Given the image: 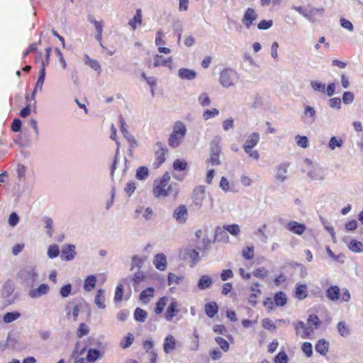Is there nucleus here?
<instances>
[{
  "mask_svg": "<svg viewBox=\"0 0 363 363\" xmlns=\"http://www.w3.org/2000/svg\"><path fill=\"white\" fill-rule=\"evenodd\" d=\"M170 175L165 172L161 179H155L154 182L152 194L157 199H163L173 196L177 197L179 189L176 183L170 182Z\"/></svg>",
  "mask_w": 363,
  "mask_h": 363,
  "instance_id": "1",
  "label": "nucleus"
},
{
  "mask_svg": "<svg viewBox=\"0 0 363 363\" xmlns=\"http://www.w3.org/2000/svg\"><path fill=\"white\" fill-rule=\"evenodd\" d=\"M186 127L184 123L177 121L172 128V132L168 139V145L176 148L181 145L186 134Z\"/></svg>",
  "mask_w": 363,
  "mask_h": 363,
  "instance_id": "2",
  "label": "nucleus"
},
{
  "mask_svg": "<svg viewBox=\"0 0 363 363\" xmlns=\"http://www.w3.org/2000/svg\"><path fill=\"white\" fill-rule=\"evenodd\" d=\"M18 276L21 281L28 287H33L39 275L33 265L25 266L19 271Z\"/></svg>",
  "mask_w": 363,
  "mask_h": 363,
  "instance_id": "3",
  "label": "nucleus"
},
{
  "mask_svg": "<svg viewBox=\"0 0 363 363\" xmlns=\"http://www.w3.org/2000/svg\"><path fill=\"white\" fill-rule=\"evenodd\" d=\"M179 257L182 260L190 261L191 267L196 265L199 261V253L193 245H186L182 247L179 252Z\"/></svg>",
  "mask_w": 363,
  "mask_h": 363,
  "instance_id": "4",
  "label": "nucleus"
},
{
  "mask_svg": "<svg viewBox=\"0 0 363 363\" xmlns=\"http://www.w3.org/2000/svg\"><path fill=\"white\" fill-rule=\"evenodd\" d=\"M238 78L237 72L231 68H225L220 73V84L225 88L234 86V82Z\"/></svg>",
  "mask_w": 363,
  "mask_h": 363,
  "instance_id": "5",
  "label": "nucleus"
},
{
  "mask_svg": "<svg viewBox=\"0 0 363 363\" xmlns=\"http://www.w3.org/2000/svg\"><path fill=\"white\" fill-rule=\"evenodd\" d=\"M304 163L308 166L307 175L313 180L323 181L325 179V172L323 168L318 164H313L309 159H305Z\"/></svg>",
  "mask_w": 363,
  "mask_h": 363,
  "instance_id": "6",
  "label": "nucleus"
},
{
  "mask_svg": "<svg viewBox=\"0 0 363 363\" xmlns=\"http://www.w3.org/2000/svg\"><path fill=\"white\" fill-rule=\"evenodd\" d=\"M206 196V189L203 186H199L194 189L191 199L193 204L196 209H200L202 207Z\"/></svg>",
  "mask_w": 363,
  "mask_h": 363,
  "instance_id": "7",
  "label": "nucleus"
},
{
  "mask_svg": "<svg viewBox=\"0 0 363 363\" xmlns=\"http://www.w3.org/2000/svg\"><path fill=\"white\" fill-rule=\"evenodd\" d=\"M156 147L155 162H154V166L155 168H158L162 163L164 162L166 160L165 155L167 152V149L166 146L161 142L156 143Z\"/></svg>",
  "mask_w": 363,
  "mask_h": 363,
  "instance_id": "8",
  "label": "nucleus"
},
{
  "mask_svg": "<svg viewBox=\"0 0 363 363\" xmlns=\"http://www.w3.org/2000/svg\"><path fill=\"white\" fill-rule=\"evenodd\" d=\"M172 218L179 224H184L188 219V210L185 205L178 206L173 211Z\"/></svg>",
  "mask_w": 363,
  "mask_h": 363,
  "instance_id": "9",
  "label": "nucleus"
},
{
  "mask_svg": "<svg viewBox=\"0 0 363 363\" xmlns=\"http://www.w3.org/2000/svg\"><path fill=\"white\" fill-rule=\"evenodd\" d=\"M258 14L252 8H247L244 13L242 23L246 28L250 29L253 22L257 18Z\"/></svg>",
  "mask_w": 363,
  "mask_h": 363,
  "instance_id": "10",
  "label": "nucleus"
},
{
  "mask_svg": "<svg viewBox=\"0 0 363 363\" xmlns=\"http://www.w3.org/2000/svg\"><path fill=\"white\" fill-rule=\"evenodd\" d=\"M119 122L121 124V131L123 137L130 143V151H131L132 149L135 148V147L137 144V141L135 139L134 136L133 135H131L127 130L126 123L125 122L123 117L121 115L119 116Z\"/></svg>",
  "mask_w": 363,
  "mask_h": 363,
  "instance_id": "11",
  "label": "nucleus"
},
{
  "mask_svg": "<svg viewBox=\"0 0 363 363\" xmlns=\"http://www.w3.org/2000/svg\"><path fill=\"white\" fill-rule=\"evenodd\" d=\"M76 255L75 246L72 244H68L63 247L60 257L62 260L72 261L74 259Z\"/></svg>",
  "mask_w": 363,
  "mask_h": 363,
  "instance_id": "12",
  "label": "nucleus"
},
{
  "mask_svg": "<svg viewBox=\"0 0 363 363\" xmlns=\"http://www.w3.org/2000/svg\"><path fill=\"white\" fill-rule=\"evenodd\" d=\"M49 291V286L46 284H42L38 288L30 289L28 292V296L32 298H38L47 294Z\"/></svg>",
  "mask_w": 363,
  "mask_h": 363,
  "instance_id": "13",
  "label": "nucleus"
},
{
  "mask_svg": "<svg viewBox=\"0 0 363 363\" xmlns=\"http://www.w3.org/2000/svg\"><path fill=\"white\" fill-rule=\"evenodd\" d=\"M289 164L281 163L276 167L275 178L280 182H284L287 179V172Z\"/></svg>",
  "mask_w": 363,
  "mask_h": 363,
  "instance_id": "14",
  "label": "nucleus"
},
{
  "mask_svg": "<svg viewBox=\"0 0 363 363\" xmlns=\"http://www.w3.org/2000/svg\"><path fill=\"white\" fill-rule=\"evenodd\" d=\"M286 228L293 233L301 235L305 232L306 227L303 223L296 221H290L286 225Z\"/></svg>",
  "mask_w": 363,
  "mask_h": 363,
  "instance_id": "15",
  "label": "nucleus"
},
{
  "mask_svg": "<svg viewBox=\"0 0 363 363\" xmlns=\"http://www.w3.org/2000/svg\"><path fill=\"white\" fill-rule=\"evenodd\" d=\"M176 340L172 335H168L164 339L163 350L165 354H169L176 348Z\"/></svg>",
  "mask_w": 363,
  "mask_h": 363,
  "instance_id": "16",
  "label": "nucleus"
},
{
  "mask_svg": "<svg viewBox=\"0 0 363 363\" xmlns=\"http://www.w3.org/2000/svg\"><path fill=\"white\" fill-rule=\"evenodd\" d=\"M340 289L338 286L333 285L330 286L326 290V297L331 301H337L340 299Z\"/></svg>",
  "mask_w": 363,
  "mask_h": 363,
  "instance_id": "17",
  "label": "nucleus"
},
{
  "mask_svg": "<svg viewBox=\"0 0 363 363\" xmlns=\"http://www.w3.org/2000/svg\"><path fill=\"white\" fill-rule=\"evenodd\" d=\"M153 264L157 269L160 271L165 270L167 268V258L165 255L163 253L157 254L154 257Z\"/></svg>",
  "mask_w": 363,
  "mask_h": 363,
  "instance_id": "18",
  "label": "nucleus"
},
{
  "mask_svg": "<svg viewBox=\"0 0 363 363\" xmlns=\"http://www.w3.org/2000/svg\"><path fill=\"white\" fill-rule=\"evenodd\" d=\"M259 139L260 135L259 133H252L250 135H248L247 138L246 139L243 145V148L250 149V147H255L259 143Z\"/></svg>",
  "mask_w": 363,
  "mask_h": 363,
  "instance_id": "19",
  "label": "nucleus"
},
{
  "mask_svg": "<svg viewBox=\"0 0 363 363\" xmlns=\"http://www.w3.org/2000/svg\"><path fill=\"white\" fill-rule=\"evenodd\" d=\"M178 312L179 309L177 308V303L175 301H172L167 308L165 313L166 320L167 321H171Z\"/></svg>",
  "mask_w": 363,
  "mask_h": 363,
  "instance_id": "20",
  "label": "nucleus"
},
{
  "mask_svg": "<svg viewBox=\"0 0 363 363\" xmlns=\"http://www.w3.org/2000/svg\"><path fill=\"white\" fill-rule=\"evenodd\" d=\"M178 76L182 79L193 80L196 77V72L188 68H181L178 71Z\"/></svg>",
  "mask_w": 363,
  "mask_h": 363,
  "instance_id": "21",
  "label": "nucleus"
},
{
  "mask_svg": "<svg viewBox=\"0 0 363 363\" xmlns=\"http://www.w3.org/2000/svg\"><path fill=\"white\" fill-rule=\"evenodd\" d=\"M105 291L102 289H98L96 294L94 298V303L96 306L100 309L106 308V306L105 304Z\"/></svg>",
  "mask_w": 363,
  "mask_h": 363,
  "instance_id": "22",
  "label": "nucleus"
},
{
  "mask_svg": "<svg viewBox=\"0 0 363 363\" xmlns=\"http://www.w3.org/2000/svg\"><path fill=\"white\" fill-rule=\"evenodd\" d=\"M337 330L341 337H347L351 334V328L345 321H340L337 325Z\"/></svg>",
  "mask_w": 363,
  "mask_h": 363,
  "instance_id": "23",
  "label": "nucleus"
},
{
  "mask_svg": "<svg viewBox=\"0 0 363 363\" xmlns=\"http://www.w3.org/2000/svg\"><path fill=\"white\" fill-rule=\"evenodd\" d=\"M212 284L213 279L210 276L203 275L199 279L197 286L200 290H205L206 289L210 288Z\"/></svg>",
  "mask_w": 363,
  "mask_h": 363,
  "instance_id": "24",
  "label": "nucleus"
},
{
  "mask_svg": "<svg viewBox=\"0 0 363 363\" xmlns=\"http://www.w3.org/2000/svg\"><path fill=\"white\" fill-rule=\"evenodd\" d=\"M308 296V288L306 284H298L296 285L295 288V296L299 299L303 300L306 298Z\"/></svg>",
  "mask_w": 363,
  "mask_h": 363,
  "instance_id": "25",
  "label": "nucleus"
},
{
  "mask_svg": "<svg viewBox=\"0 0 363 363\" xmlns=\"http://www.w3.org/2000/svg\"><path fill=\"white\" fill-rule=\"evenodd\" d=\"M315 351L321 355H325L328 352L329 343L325 339L320 340L315 346Z\"/></svg>",
  "mask_w": 363,
  "mask_h": 363,
  "instance_id": "26",
  "label": "nucleus"
},
{
  "mask_svg": "<svg viewBox=\"0 0 363 363\" xmlns=\"http://www.w3.org/2000/svg\"><path fill=\"white\" fill-rule=\"evenodd\" d=\"M205 312L208 317L213 318L218 312V306L214 301L207 303L205 305Z\"/></svg>",
  "mask_w": 363,
  "mask_h": 363,
  "instance_id": "27",
  "label": "nucleus"
},
{
  "mask_svg": "<svg viewBox=\"0 0 363 363\" xmlns=\"http://www.w3.org/2000/svg\"><path fill=\"white\" fill-rule=\"evenodd\" d=\"M45 79V62H43V65L39 71V77H38V80L35 85V89H39V90L42 91Z\"/></svg>",
  "mask_w": 363,
  "mask_h": 363,
  "instance_id": "28",
  "label": "nucleus"
},
{
  "mask_svg": "<svg viewBox=\"0 0 363 363\" xmlns=\"http://www.w3.org/2000/svg\"><path fill=\"white\" fill-rule=\"evenodd\" d=\"M274 302L276 306L282 307L287 303V298L283 291H279L274 294Z\"/></svg>",
  "mask_w": 363,
  "mask_h": 363,
  "instance_id": "29",
  "label": "nucleus"
},
{
  "mask_svg": "<svg viewBox=\"0 0 363 363\" xmlns=\"http://www.w3.org/2000/svg\"><path fill=\"white\" fill-rule=\"evenodd\" d=\"M155 289L152 287H148L143 290L140 294V299L144 303H147L150 298L154 296Z\"/></svg>",
  "mask_w": 363,
  "mask_h": 363,
  "instance_id": "30",
  "label": "nucleus"
},
{
  "mask_svg": "<svg viewBox=\"0 0 363 363\" xmlns=\"http://www.w3.org/2000/svg\"><path fill=\"white\" fill-rule=\"evenodd\" d=\"M96 284V277L95 275L88 276L84 283V289L86 291H91Z\"/></svg>",
  "mask_w": 363,
  "mask_h": 363,
  "instance_id": "31",
  "label": "nucleus"
},
{
  "mask_svg": "<svg viewBox=\"0 0 363 363\" xmlns=\"http://www.w3.org/2000/svg\"><path fill=\"white\" fill-rule=\"evenodd\" d=\"M21 317V313L18 311L7 312L2 318L3 322L6 324L11 323Z\"/></svg>",
  "mask_w": 363,
  "mask_h": 363,
  "instance_id": "32",
  "label": "nucleus"
},
{
  "mask_svg": "<svg viewBox=\"0 0 363 363\" xmlns=\"http://www.w3.org/2000/svg\"><path fill=\"white\" fill-rule=\"evenodd\" d=\"M142 23V11L140 9H137L136 13L133 18L130 19L128 22L130 26L133 28V30H135L138 25H140Z\"/></svg>",
  "mask_w": 363,
  "mask_h": 363,
  "instance_id": "33",
  "label": "nucleus"
},
{
  "mask_svg": "<svg viewBox=\"0 0 363 363\" xmlns=\"http://www.w3.org/2000/svg\"><path fill=\"white\" fill-rule=\"evenodd\" d=\"M220 138L216 136L211 143V155H219L221 150L220 145Z\"/></svg>",
  "mask_w": 363,
  "mask_h": 363,
  "instance_id": "34",
  "label": "nucleus"
},
{
  "mask_svg": "<svg viewBox=\"0 0 363 363\" xmlns=\"http://www.w3.org/2000/svg\"><path fill=\"white\" fill-rule=\"evenodd\" d=\"M304 115L310 119L311 123H313L316 120V111L315 108L311 106L306 105L304 106Z\"/></svg>",
  "mask_w": 363,
  "mask_h": 363,
  "instance_id": "35",
  "label": "nucleus"
},
{
  "mask_svg": "<svg viewBox=\"0 0 363 363\" xmlns=\"http://www.w3.org/2000/svg\"><path fill=\"white\" fill-rule=\"evenodd\" d=\"M172 62V57H169L167 59H164L162 55H155L153 65L155 67L159 66H167L169 63Z\"/></svg>",
  "mask_w": 363,
  "mask_h": 363,
  "instance_id": "36",
  "label": "nucleus"
},
{
  "mask_svg": "<svg viewBox=\"0 0 363 363\" xmlns=\"http://www.w3.org/2000/svg\"><path fill=\"white\" fill-rule=\"evenodd\" d=\"M84 63L96 71H101V65L99 62L89 57L86 54L84 55Z\"/></svg>",
  "mask_w": 363,
  "mask_h": 363,
  "instance_id": "37",
  "label": "nucleus"
},
{
  "mask_svg": "<svg viewBox=\"0 0 363 363\" xmlns=\"http://www.w3.org/2000/svg\"><path fill=\"white\" fill-rule=\"evenodd\" d=\"M149 175V169L147 167L143 166L140 167L136 170L135 177L138 180L144 181Z\"/></svg>",
  "mask_w": 363,
  "mask_h": 363,
  "instance_id": "38",
  "label": "nucleus"
},
{
  "mask_svg": "<svg viewBox=\"0 0 363 363\" xmlns=\"http://www.w3.org/2000/svg\"><path fill=\"white\" fill-rule=\"evenodd\" d=\"M147 315V312L140 308H136L134 311V318L136 321H138L140 323L145 322Z\"/></svg>",
  "mask_w": 363,
  "mask_h": 363,
  "instance_id": "39",
  "label": "nucleus"
},
{
  "mask_svg": "<svg viewBox=\"0 0 363 363\" xmlns=\"http://www.w3.org/2000/svg\"><path fill=\"white\" fill-rule=\"evenodd\" d=\"M223 229L235 237L238 236L240 233V226L235 223L231 225H224Z\"/></svg>",
  "mask_w": 363,
  "mask_h": 363,
  "instance_id": "40",
  "label": "nucleus"
},
{
  "mask_svg": "<svg viewBox=\"0 0 363 363\" xmlns=\"http://www.w3.org/2000/svg\"><path fill=\"white\" fill-rule=\"evenodd\" d=\"M134 341V336L132 333H128L127 335L121 340L120 342V346L123 349H127L130 347V345L133 344Z\"/></svg>",
  "mask_w": 363,
  "mask_h": 363,
  "instance_id": "41",
  "label": "nucleus"
},
{
  "mask_svg": "<svg viewBox=\"0 0 363 363\" xmlns=\"http://www.w3.org/2000/svg\"><path fill=\"white\" fill-rule=\"evenodd\" d=\"M60 252L59 246L54 244L48 247L47 255L50 259H54L59 256Z\"/></svg>",
  "mask_w": 363,
  "mask_h": 363,
  "instance_id": "42",
  "label": "nucleus"
},
{
  "mask_svg": "<svg viewBox=\"0 0 363 363\" xmlns=\"http://www.w3.org/2000/svg\"><path fill=\"white\" fill-rule=\"evenodd\" d=\"M343 145V141L341 138L336 136H333L329 141L328 147L331 150H334L336 147H341Z\"/></svg>",
  "mask_w": 363,
  "mask_h": 363,
  "instance_id": "43",
  "label": "nucleus"
},
{
  "mask_svg": "<svg viewBox=\"0 0 363 363\" xmlns=\"http://www.w3.org/2000/svg\"><path fill=\"white\" fill-rule=\"evenodd\" d=\"M101 352L97 349H89L87 352L86 359L89 362H94L100 357Z\"/></svg>",
  "mask_w": 363,
  "mask_h": 363,
  "instance_id": "44",
  "label": "nucleus"
},
{
  "mask_svg": "<svg viewBox=\"0 0 363 363\" xmlns=\"http://www.w3.org/2000/svg\"><path fill=\"white\" fill-rule=\"evenodd\" d=\"M215 342L220 347V348L224 352H226L230 349V345L227 340L223 339L221 337H216Z\"/></svg>",
  "mask_w": 363,
  "mask_h": 363,
  "instance_id": "45",
  "label": "nucleus"
},
{
  "mask_svg": "<svg viewBox=\"0 0 363 363\" xmlns=\"http://www.w3.org/2000/svg\"><path fill=\"white\" fill-rule=\"evenodd\" d=\"M43 221L45 223V228L47 229V234L49 237H52L53 234L52 227L53 220L51 218L45 216L43 217Z\"/></svg>",
  "mask_w": 363,
  "mask_h": 363,
  "instance_id": "46",
  "label": "nucleus"
},
{
  "mask_svg": "<svg viewBox=\"0 0 363 363\" xmlns=\"http://www.w3.org/2000/svg\"><path fill=\"white\" fill-rule=\"evenodd\" d=\"M167 297H162L160 298L157 302L156 303V307L155 309V312L156 314H160L163 310L164 306L167 304Z\"/></svg>",
  "mask_w": 363,
  "mask_h": 363,
  "instance_id": "47",
  "label": "nucleus"
},
{
  "mask_svg": "<svg viewBox=\"0 0 363 363\" xmlns=\"http://www.w3.org/2000/svg\"><path fill=\"white\" fill-rule=\"evenodd\" d=\"M187 167V162L184 160L177 159L173 162V168L176 171H184Z\"/></svg>",
  "mask_w": 363,
  "mask_h": 363,
  "instance_id": "48",
  "label": "nucleus"
},
{
  "mask_svg": "<svg viewBox=\"0 0 363 363\" xmlns=\"http://www.w3.org/2000/svg\"><path fill=\"white\" fill-rule=\"evenodd\" d=\"M216 238L219 240H226L227 242L229 240V237L227 234L226 230H225L223 228L218 227L216 230Z\"/></svg>",
  "mask_w": 363,
  "mask_h": 363,
  "instance_id": "49",
  "label": "nucleus"
},
{
  "mask_svg": "<svg viewBox=\"0 0 363 363\" xmlns=\"http://www.w3.org/2000/svg\"><path fill=\"white\" fill-rule=\"evenodd\" d=\"M311 86L312 89L315 91H319L321 93L325 92V84L316 80H313L311 82Z\"/></svg>",
  "mask_w": 363,
  "mask_h": 363,
  "instance_id": "50",
  "label": "nucleus"
},
{
  "mask_svg": "<svg viewBox=\"0 0 363 363\" xmlns=\"http://www.w3.org/2000/svg\"><path fill=\"white\" fill-rule=\"evenodd\" d=\"M15 285L12 281H7L3 286L4 294L9 296L14 291Z\"/></svg>",
  "mask_w": 363,
  "mask_h": 363,
  "instance_id": "51",
  "label": "nucleus"
},
{
  "mask_svg": "<svg viewBox=\"0 0 363 363\" xmlns=\"http://www.w3.org/2000/svg\"><path fill=\"white\" fill-rule=\"evenodd\" d=\"M349 249L354 252H360L362 251V244L361 242L352 240L349 245Z\"/></svg>",
  "mask_w": 363,
  "mask_h": 363,
  "instance_id": "52",
  "label": "nucleus"
},
{
  "mask_svg": "<svg viewBox=\"0 0 363 363\" xmlns=\"http://www.w3.org/2000/svg\"><path fill=\"white\" fill-rule=\"evenodd\" d=\"M242 257L247 260H251L254 257V247L253 246L247 247L242 251Z\"/></svg>",
  "mask_w": 363,
  "mask_h": 363,
  "instance_id": "53",
  "label": "nucleus"
},
{
  "mask_svg": "<svg viewBox=\"0 0 363 363\" xmlns=\"http://www.w3.org/2000/svg\"><path fill=\"white\" fill-rule=\"evenodd\" d=\"M296 144L303 148H306L308 146V139L306 136L296 135L295 137Z\"/></svg>",
  "mask_w": 363,
  "mask_h": 363,
  "instance_id": "54",
  "label": "nucleus"
},
{
  "mask_svg": "<svg viewBox=\"0 0 363 363\" xmlns=\"http://www.w3.org/2000/svg\"><path fill=\"white\" fill-rule=\"evenodd\" d=\"M219 114V111L217 108H212L211 110L207 109L203 113V118L204 120H208L211 118H214Z\"/></svg>",
  "mask_w": 363,
  "mask_h": 363,
  "instance_id": "55",
  "label": "nucleus"
},
{
  "mask_svg": "<svg viewBox=\"0 0 363 363\" xmlns=\"http://www.w3.org/2000/svg\"><path fill=\"white\" fill-rule=\"evenodd\" d=\"M89 331V328L85 323H80L77 332V337L81 338L83 336L88 335Z\"/></svg>",
  "mask_w": 363,
  "mask_h": 363,
  "instance_id": "56",
  "label": "nucleus"
},
{
  "mask_svg": "<svg viewBox=\"0 0 363 363\" xmlns=\"http://www.w3.org/2000/svg\"><path fill=\"white\" fill-rule=\"evenodd\" d=\"M301 350L308 357H311L313 354V346L311 342H306L301 346Z\"/></svg>",
  "mask_w": 363,
  "mask_h": 363,
  "instance_id": "57",
  "label": "nucleus"
},
{
  "mask_svg": "<svg viewBox=\"0 0 363 363\" xmlns=\"http://www.w3.org/2000/svg\"><path fill=\"white\" fill-rule=\"evenodd\" d=\"M267 225L266 223H264L262 224V225H260L258 229L257 230V231H255L254 233L255 235L257 236H261V238L264 240V241H266L267 239V236L265 233V230L267 228Z\"/></svg>",
  "mask_w": 363,
  "mask_h": 363,
  "instance_id": "58",
  "label": "nucleus"
},
{
  "mask_svg": "<svg viewBox=\"0 0 363 363\" xmlns=\"http://www.w3.org/2000/svg\"><path fill=\"white\" fill-rule=\"evenodd\" d=\"M145 274L142 271H138L133 277V281L136 286L145 279Z\"/></svg>",
  "mask_w": 363,
  "mask_h": 363,
  "instance_id": "59",
  "label": "nucleus"
},
{
  "mask_svg": "<svg viewBox=\"0 0 363 363\" xmlns=\"http://www.w3.org/2000/svg\"><path fill=\"white\" fill-rule=\"evenodd\" d=\"M340 23L342 28L347 30L348 31L352 32L354 30V26L349 20L345 18H342L340 20Z\"/></svg>",
  "mask_w": 363,
  "mask_h": 363,
  "instance_id": "60",
  "label": "nucleus"
},
{
  "mask_svg": "<svg viewBox=\"0 0 363 363\" xmlns=\"http://www.w3.org/2000/svg\"><path fill=\"white\" fill-rule=\"evenodd\" d=\"M288 356L284 352H279L274 357V363H288Z\"/></svg>",
  "mask_w": 363,
  "mask_h": 363,
  "instance_id": "61",
  "label": "nucleus"
},
{
  "mask_svg": "<svg viewBox=\"0 0 363 363\" xmlns=\"http://www.w3.org/2000/svg\"><path fill=\"white\" fill-rule=\"evenodd\" d=\"M72 285L70 284H65L63 286L60 290V294L62 298H67L68 297L72 291Z\"/></svg>",
  "mask_w": 363,
  "mask_h": 363,
  "instance_id": "62",
  "label": "nucleus"
},
{
  "mask_svg": "<svg viewBox=\"0 0 363 363\" xmlns=\"http://www.w3.org/2000/svg\"><path fill=\"white\" fill-rule=\"evenodd\" d=\"M199 104L205 107V106H208L210 105L211 104V100L208 96V94L206 93V92H203L199 96Z\"/></svg>",
  "mask_w": 363,
  "mask_h": 363,
  "instance_id": "63",
  "label": "nucleus"
},
{
  "mask_svg": "<svg viewBox=\"0 0 363 363\" xmlns=\"http://www.w3.org/2000/svg\"><path fill=\"white\" fill-rule=\"evenodd\" d=\"M354 99V94L351 91H345L342 95V101L345 104H350Z\"/></svg>",
  "mask_w": 363,
  "mask_h": 363,
  "instance_id": "64",
  "label": "nucleus"
}]
</instances>
